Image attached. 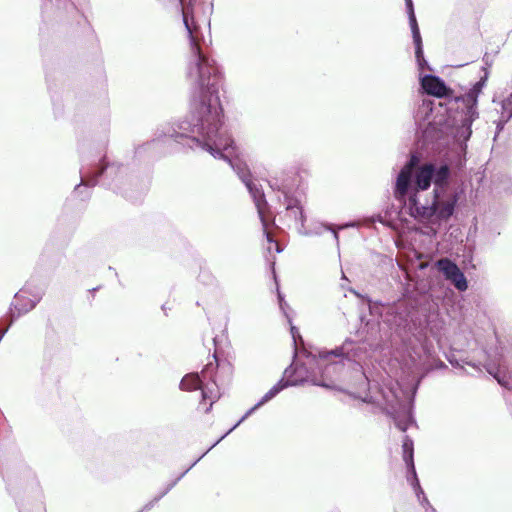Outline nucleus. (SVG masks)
Wrapping results in <instances>:
<instances>
[{"label": "nucleus", "instance_id": "f257e3e1", "mask_svg": "<svg viewBox=\"0 0 512 512\" xmlns=\"http://www.w3.org/2000/svg\"><path fill=\"white\" fill-rule=\"evenodd\" d=\"M185 76L190 86L192 110L188 118L168 128L165 136L188 148L206 151L214 158L226 160L230 164L253 198L267 239V251L270 253L274 248L280 253V245L268 232L269 223L265 214L268 203L264 192L251 179L247 165L233 160L236 155L234 142L221 129L223 109L219 89L223 77L220 67L202 48H190Z\"/></svg>", "mask_w": 512, "mask_h": 512}, {"label": "nucleus", "instance_id": "f03ea898", "mask_svg": "<svg viewBox=\"0 0 512 512\" xmlns=\"http://www.w3.org/2000/svg\"><path fill=\"white\" fill-rule=\"evenodd\" d=\"M419 163V156L412 153L397 175L393 194L412 217L424 221L434 216L443 202L441 193L448 185V164L436 169L432 163Z\"/></svg>", "mask_w": 512, "mask_h": 512}, {"label": "nucleus", "instance_id": "7ed1b4c3", "mask_svg": "<svg viewBox=\"0 0 512 512\" xmlns=\"http://www.w3.org/2000/svg\"><path fill=\"white\" fill-rule=\"evenodd\" d=\"M487 74L462 94L450 88V170L462 169L466 163L467 142L472 124L478 119V97L486 85Z\"/></svg>", "mask_w": 512, "mask_h": 512}, {"label": "nucleus", "instance_id": "20e7f679", "mask_svg": "<svg viewBox=\"0 0 512 512\" xmlns=\"http://www.w3.org/2000/svg\"><path fill=\"white\" fill-rule=\"evenodd\" d=\"M361 349L356 343L350 339L330 351H320L318 356L309 353L307 355V362L304 365H309L307 381L317 386L326 388H334L335 380L340 378L341 372L344 367V359L353 362L357 367V373L360 378V385L365 387L368 385V378L362 372L360 365L356 362L360 358Z\"/></svg>", "mask_w": 512, "mask_h": 512}, {"label": "nucleus", "instance_id": "39448f33", "mask_svg": "<svg viewBox=\"0 0 512 512\" xmlns=\"http://www.w3.org/2000/svg\"><path fill=\"white\" fill-rule=\"evenodd\" d=\"M414 394L415 388L413 391L404 390L398 382L383 392L387 413L393 417L396 427L402 432L416 426L411 416Z\"/></svg>", "mask_w": 512, "mask_h": 512}, {"label": "nucleus", "instance_id": "423d86ee", "mask_svg": "<svg viewBox=\"0 0 512 512\" xmlns=\"http://www.w3.org/2000/svg\"><path fill=\"white\" fill-rule=\"evenodd\" d=\"M216 369L217 364L209 362L200 374L189 373L185 375L179 385L183 391L201 390L203 400L211 401L209 407L205 409L206 413L211 410L213 403L221 396Z\"/></svg>", "mask_w": 512, "mask_h": 512}, {"label": "nucleus", "instance_id": "0eeeda50", "mask_svg": "<svg viewBox=\"0 0 512 512\" xmlns=\"http://www.w3.org/2000/svg\"><path fill=\"white\" fill-rule=\"evenodd\" d=\"M424 111H429L428 124L423 131V140L426 144L445 142L448 135V107L445 102L424 101Z\"/></svg>", "mask_w": 512, "mask_h": 512}, {"label": "nucleus", "instance_id": "6e6552de", "mask_svg": "<svg viewBox=\"0 0 512 512\" xmlns=\"http://www.w3.org/2000/svg\"><path fill=\"white\" fill-rule=\"evenodd\" d=\"M270 186L282 194V196L278 197V200L285 207L284 219L287 222V226L294 224L298 232L304 229L305 216L303 209L299 201L291 196V189L286 184L279 185L277 181L272 182Z\"/></svg>", "mask_w": 512, "mask_h": 512}, {"label": "nucleus", "instance_id": "1a4fd4ad", "mask_svg": "<svg viewBox=\"0 0 512 512\" xmlns=\"http://www.w3.org/2000/svg\"><path fill=\"white\" fill-rule=\"evenodd\" d=\"M44 295V291L38 287L25 286L19 290L10 304V324L20 316L35 308Z\"/></svg>", "mask_w": 512, "mask_h": 512}, {"label": "nucleus", "instance_id": "9d476101", "mask_svg": "<svg viewBox=\"0 0 512 512\" xmlns=\"http://www.w3.org/2000/svg\"><path fill=\"white\" fill-rule=\"evenodd\" d=\"M402 458L407 467V481L412 486L419 502L429 504L417 478L414 465V444L410 437L405 436L402 443Z\"/></svg>", "mask_w": 512, "mask_h": 512}, {"label": "nucleus", "instance_id": "9b49d317", "mask_svg": "<svg viewBox=\"0 0 512 512\" xmlns=\"http://www.w3.org/2000/svg\"><path fill=\"white\" fill-rule=\"evenodd\" d=\"M124 175V169L116 164H104L94 173L82 176L81 184L84 186H95L99 182V178L103 177V184L114 187L116 182L119 181Z\"/></svg>", "mask_w": 512, "mask_h": 512}, {"label": "nucleus", "instance_id": "f8f14e48", "mask_svg": "<svg viewBox=\"0 0 512 512\" xmlns=\"http://www.w3.org/2000/svg\"><path fill=\"white\" fill-rule=\"evenodd\" d=\"M405 4H406V8H407L413 42L415 45V57H416V62L418 65V71H419V77H420L421 75H424L423 72L425 69L431 70V68L424 57L422 38L420 35V30H419L416 16L414 13L412 0H410V2H409V0H405Z\"/></svg>", "mask_w": 512, "mask_h": 512}, {"label": "nucleus", "instance_id": "ddd939ff", "mask_svg": "<svg viewBox=\"0 0 512 512\" xmlns=\"http://www.w3.org/2000/svg\"><path fill=\"white\" fill-rule=\"evenodd\" d=\"M296 381H284L280 380L276 383L262 398L259 402H257L251 409H249L244 416L226 433L224 434L215 444H213L211 448H213L220 440H222L226 435H228L232 430H234L241 422H243L248 416H250L254 411L259 409L261 406L272 400L278 393H280L284 388L295 385Z\"/></svg>", "mask_w": 512, "mask_h": 512}, {"label": "nucleus", "instance_id": "4468645a", "mask_svg": "<svg viewBox=\"0 0 512 512\" xmlns=\"http://www.w3.org/2000/svg\"><path fill=\"white\" fill-rule=\"evenodd\" d=\"M419 80L423 92L428 95L441 99L448 94V87L445 82L435 75H421Z\"/></svg>", "mask_w": 512, "mask_h": 512}, {"label": "nucleus", "instance_id": "2eb2a0df", "mask_svg": "<svg viewBox=\"0 0 512 512\" xmlns=\"http://www.w3.org/2000/svg\"><path fill=\"white\" fill-rule=\"evenodd\" d=\"M493 103L495 104V111L499 114V118L493 120L496 124V134L497 135L503 130L505 124L512 118V92L508 97L497 101L496 98L493 99Z\"/></svg>", "mask_w": 512, "mask_h": 512}, {"label": "nucleus", "instance_id": "dca6fc26", "mask_svg": "<svg viewBox=\"0 0 512 512\" xmlns=\"http://www.w3.org/2000/svg\"><path fill=\"white\" fill-rule=\"evenodd\" d=\"M484 367L501 386L510 389V385L512 383L511 376L501 362V359H499L497 362L489 360L484 364Z\"/></svg>", "mask_w": 512, "mask_h": 512}, {"label": "nucleus", "instance_id": "f3484780", "mask_svg": "<svg viewBox=\"0 0 512 512\" xmlns=\"http://www.w3.org/2000/svg\"><path fill=\"white\" fill-rule=\"evenodd\" d=\"M355 225H356V223H354V222L346 223V224L339 225V226L320 223L319 225H316L314 228H312L310 230H307L304 227V229H301V231H299V233L302 235H305V236H312V235H321L323 233V231H331L333 234L334 241H335L337 247H339L338 230H342V229H345L348 227H354Z\"/></svg>", "mask_w": 512, "mask_h": 512}, {"label": "nucleus", "instance_id": "a211bd4d", "mask_svg": "<svg viewBox=\"0 0 512 512\" xmlns=\"http://www.w3.org/2000/svg\"><path fill=\"white\" fill-rule=\"evenodd\" d=\"M472 340L471 330L467 325L460 326L459 332H454L450 350L462 351L467 348Z\"/></svg>", "mask_w": 512, "mask_h": 512}, {"label": "nucleus", "instance_id": "6ab92c4d", "mask_svg": "<svg viewBox=\"0 0 512 512\" xmlns=\"http://www.w3.org/2000/svg\"><path fill=\"white\" fill-rule=\"evenodd\" d=\"M450 284L454 285V287L460 291H466L468 288V282L463 274V272L459 269L457 264L450 261Z\"/></svg>", "mask_w": 512, "mask_h": 512}, {"label": "nucleus", "instance_id": "aec40b11", "mask_svg": "<svg viewBox=\"0 0 512 512\" xmlns=\"http://www.w3.org/2000/svg\"><path fill=\"white\" fill-rule=\"evenodd\" d=\"M210 449H208L201 457H199L192 465L185 470L177 479H175L173 482L167 485V487L156 497H154L151 501L146 503L138 512H147L151 510L158 501L163 498L175 485L176 483L191 469Z\"/></svg>", "mask_w": 512, "mask_h": 512}, {"label": "nucleus", "instance_id": "412c9836", "mask_svg": "<svg viewBox=\"0 0 512 512\" xmlns=\"http://www.w3.org/2000/svg\"><path fill=\"white\" fill-rule=\"evenodd\" d=\"M457 298H458L457 295L450 293V296H449L450 308L454 312H456V310H458L459 313L464 316L467 313V311L469 310L470 303H468L465 299H460L456 303Z\"/></svg>", "mask_w": 512, "mask_h": 512}, {"label": "nucleus", "instance_id": "4be33fe9", "mask_svg": "<svg viewBox=\"0 0 512 512\" xmlns=\"http://www.w3.org/2000/svg\"><path fill=\"white\" fill-rule=\"evenodd\" d=\"M278 298H279V304H280V308L281 310L284 312V314L286 315V317L288 318V322L289 324L291 325L290 326V331H291V335H292V338H293V341H294V344L295 346L297 347V342L298 340L302 343L303 340H302V337L299 333V330L292 325V322H291V319L289 318V316L286 314V311H285V306H287L286 302L284 301L282 295L280 293H278Z\"/></svg>", "mask_w": 512, "mask_h": 512}, {"label": "nucleus", "instance_id": "5701e85b", "mask_svg": "<svg viewBox=\"0 0 512 512\" xmlns=\"http://www.w3.org/2000/svg\"><path fill=\"white\" fill-rule=\"evenodd\" d=\"M436 268L440 271L446 279H448V258L444 257L435 263Z\"/></svg>", "mask_w": 512, "mask_h": 512}, {"label": "nucleus", "instance_id": "b1692460", "mask_svg": "<svg viewBox=\"0 0 512 512\" xmlns=\"http://www.w3.org/2000/svg\"><path fill=\"white\" fill-rule=\"evenodd\" d=\"M460 200V196L455 194L453 197L450 196V218L454 215V206Z\"/></svg>", "mask_w": 512, "mask_h": 512}, {"label": "nucleus", "instance_id": "393cba45", "mask_svg": "<svg viewBox=\"0 0 512 512\" xmlns=\"http://www.w3.org/2000/svg\"><path fill=\"white\" fill-rule=\"evenodd\" d=\"M449 363H450V365H451V366H453V367H461V368H463V369H465V370H466V368L464 367V365H461V364L459 363V360H458L457 358H455V356H454V355H452V354H450V360H449Z\"/></svg>", "mask_w": 512, "mask_h": 512}, {"label": "nucleus", "instance_id": "a878e982", "mask_svg": "<svg viewBox=\"0 0 512 512\" xmlns=\"http://www.w3.org/2000/svg\"><path fill=\"white\" fill-rule=\"evenodd\" d=\"M463 363L468 366L469 368H471L474 372H480L481 369L479 367L478 364H476L475 362H471V361H463Z\"/></svg>", "mask_w": 512, "mask_h": 512}, {"label": "nucleus", "instance_id": "bb28decb", "mask_svg": "<svg viewBox=\"0 0 512 512\" xmlns=\"http://www.w3.org/2000/svg\"><path fill=\"white\" fill-rule=\"evenodd\" d=\"M349 291L352 292L354 295H356L357 297H362L356 290L352 289V288H349Z\"/></svg>", "mask_w": 512, "mask_h": 512}, {"label": "nucleus", "instance_id": "cd10ccee", "mask_svg": "<svg viewBox=\"0 0 512 512\" xmlns=\"http://www.w3.org/2000/svg\"><path fill=\"white\" fill-rule=\"evenodd\" d=\"M466 64H468V62H466ZM464 65H465V63H463V64H455V65H452V66H453V67H462V66H464Z\"/></svg>", "mask_w": 512, "mask_h": 512}, {"label": "nucleus", "instance_id": "c85d7f7f", "mask_svg": "<svg viewBox=\"0 0 512 512\" xmlns=\"http://www.w3.org/2000/svg\"><path fill=\"white\" fill-rule=\"evenodd\" d=\"M6 332H7V328L1 332L0 337H3V335H5Z\"/></svg>", "mask_w": 512, "mask_h": 512}, {"label": "nucleus", "instance_id": "c756f323", "mask_svg": "<svg viewBox=\"0 0 512 512\" xmlns=\"http://www.w3.org/2000/svg\"><path fill=\"white\" fill-rule=\"evenodd\" d=\"M425 267H426V264H423V263H421V264H420V268H421V269H423V268H425Z\"/></svg>", "mask_w": 512, "mask_h": 512}, {"label": "nucleus", "instance_id": "7c9ffc66", "mask_svg": "<svg viewBox=\"0 0 512 512\" xmlns=\"http://www.w3.org/2000/svg\"><path fill=\"white\" fill-rule=\"evenodd\" d=\"M342 279L343 280H347V278H346V276H345V274L343 272H342Z\"/></svg>", "mask_w": 512, "mask_h": 512}]
</instances>
